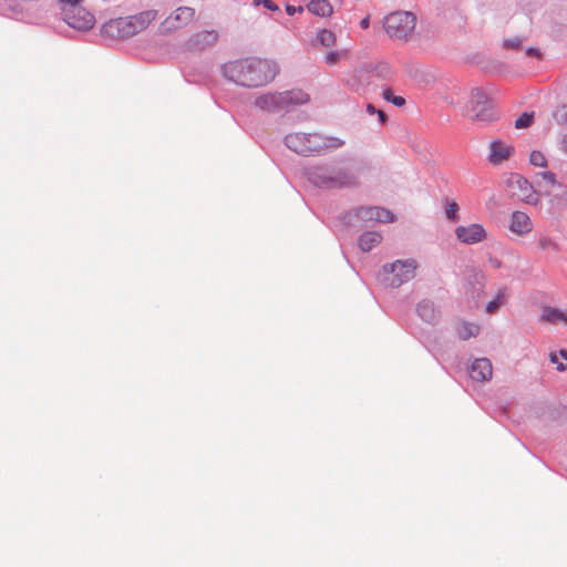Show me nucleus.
Wrapping results in <instances>:
<instances>
[{"label":"nucleus","mask_w":567,"mask_h":567,"mask_svg":"<svg viewBox=\"0 0 567 567\" xmlns=\"http://www.w3.org/2000/svg\"><path fill=\"white\" fill-rule=\"evenodd\" d=\"M286 12L289 16H293L297 12L301 13V12H303V7H301V6L295 7V6H291V4H286Z\"/></svg>","instance_id":"ea45409f"},{"label":"nucleus","mask_w":567,"mask_h":567,"mask_svg":"<svg viewBox=\"0 0 567 567\" xmlns=\"http://www.w3.org/2000/svg\"><path fill=\"white\" fill-rule=\"evenodd\" d=\"M488 262H489V265H491L493 268H501V266H502V261H501V260H498L497 258H493V257H491V258L488 259Z\"/></svg>","instance_id":"79ce46f5"},{"label":"nucleus","mask_w":567,"mask_h":567,"mask_svg":"<svg viewBox=\"0 0 567 567\" xmlns=\"http://www.w3.org/2000/svg\"><path fill=\"white\" fill-rule=\"evenodd\" d=\"M416 18L410 11H395L384 18V29L394 40H409L415 29Z\"/></svg>","instance_id":"423d86ee"},{"label":"nucleus","mask_w":567,"mask_h":567,"mask_svg":"<svg viewBox=\"0 0 567 567\" xmlns=\"http://www.w3.org/2000/svg\"><path fill=\"white\" fill-rule=\"evenodd\" d=\"M542 320L551 324H557L558 322H563L567 324V309L561 310L558 308H553L546 306L542 310Z\"/></svg>","instance_id":"4be33fe9"},{"label":"nucleus","mask_w":567,"mask_h":567,"mask_svg":"<svg viewBox=\"0 0 567 567\" xmlns=\"http://www.w3.org/2000/svg\"><path fill=\"white\" fill-rule=\"evenodd\" d=\"M340 220L342 221V224L344 226L351 227L354 229H361V228L365 227L361 217H359V215H358V208L346 212L343 215L340 216Z\"/></svg>","instance_id":"393cba45"},{"label":"nucleus","mask_w":567,"mask_h":567,"mask_svg":"<svg viewBox=\"0 0 567 567\" xmlns=\"http://www.w3.org/2000/svg\"><path fill=\"white\" fill-rule=\"evenodd\" d=\"M549 358H550V361H551L553 363H556V364L558 365V363H559V362H558L557 354H556L555 352H551V353L549 354Z\"/></svg>","instance_id":"49530a36"},{"label":"nucleus","mask_w":567,"mask_h":567,"mask_svg":"<svg viewBox=\"0 0 567 567\" xmlns=\"http://www.w3.org/2000/svg\"><path fill=\"white\" fill-rule=\"evenodd\" d=\"M485 288V276L481 270L471 268L464 276V291L468 300L477 305Z\"/></svg>","instance_id":"9d476101"},{"label":"nucleus","mask_w":567,"mask_h":567,"mask_svg":"<svg viewBox=\"0 0 567 567\" xmlns=\"http://www.w3.org/2000/svg\"><path fill=\"white\" fill-rule=\"evenodd\" d=\"M363 168L361 162L341 159L311 166L306 174L312 185L322 189L355 188L360 184Z\"/></svg>","instance_id":"f257e3e1"},{"label":"nucleus","mask_w":567,"mask_h":567,"mask_svg":"<svg viewBox=\"0 0 567 567\" xmlns=\"http://www.w3.org/2000/svg\"><path fill=\"white\" fill-rule=\"evenodd\" d=\"M557 370H558V371L567 370V364H566V365H564L563 363H558V365H557Z\"/></svg>","instance_id":"8fccbe9b"},{"label":"nucleus","mask_w":567,"mask_h":567,"mask_svg":"<svg viewBox=\"0 0 567 567\" xmlns=\"http://www.w3.org/2000/svg\"><path fill=\"white\" fill-rule=\"evenodd\" d=\"M513 147L503 143L502 141H493L489 144L488 159L493 165H498L503 161L507 159L512 153Z\"/></svg>","instance_id":"aec40b11"},{"label":"nucleus","mask_w":567,"mask_h":567,"mask_svg":"<svg viewBox=\"0 0 567 567\" xmlns=\"http://www.w3.org/2000/svg\"><path fill=\"white\" fill-rule=\"evenodd\" d=\"M529 163L537 167L547 166V161L545 155L540 151H533L529 155Z\"/></svg>","instance_id":"2f4dec72"},{"label":"nucleus","mask_w":567,"mask_h":567,"mask_svg":"<svg viewBox=\"0 0 567 567\" xmlns=\"http://www.w3.org/2000/svg\"><path fill=\"white\" fill-rule=\"evenodd\" d=\"M378 111H379V110H377V109H375V106H374L373 104L369 103V104L367 105V112H368L369 114H377V113H378Z\"/></svg>","instance_id":"a18cd8bd"},{"label":"nucleus","mask_w":567,"mask_h":567,"mask_svg":"<svg viewBox=\"0 0 567 567\" xmlns=\"http://www.w3.org/2000/svg\"><path fill=\"white\" fill-rule=\"evenodd\" d=\"M130 21L124 18L112 19L101 28V34L112 40H124L132 35Z\"/></svg>","instance_id":"f8f14e48"},{"label":"nucleus","mask_w":567,"mask_h":567,"mask_svg":"<svg viewBox=\"0 0 567 567\" xmlns=\"http://www.w3.org/2000/svg\"><path fill=\"white\" fill-rule=\"evenodd\" d=\"M381 241L382 235L380 233L365 231L359 237L358 245L362 251L368 252L378 246Z\"/></svg>","instance_id":"5701e85b"},{"label":"nucleus","mask_w":567,"mask_h":567,"mask_svg":"<svg viewBox=\"0 0 567 567\" xmlns=\"http://www.w3.org/2000/svg\"><path fill=\"white\" fill-rule=\"evenodd\" d=\"M506 186L511 189H518L519 196L527 203H534V187L532 183L524 176L512 173L506 179Z\"/></svg>","instance_id":"dca6fc26"},{"label":"nucleus","mask_w":567,"mask_h":567,"mask_svg":"<svg viewBox=\"0 0 567 567\" xmlns=\"http://www.w3.org/2000/svg\"><path fill=\"white\" fill-rule=\"evenodd\" d=\"M195 17V10L190 7H179L172 12L158 27V33L167 35L189 24Z\"/></svg>","instance_id":"6e6552de"},{"label":"nucleus","mask_w":567,"mask_h":567,"mask_svg":"<svg viewBox=\"0 0 567 567\" xmlns=\"http://www.w3.org/2000/svg\"><path fill=\"white\" fill-rule=\"evenodd\" d=\"M346 54V51L343 52H339V51H330L329 53H327V55L324 56V61L327 64L329 65H334L338 63V61L341 59L342 55Z\"/></svg>","instance_id":"f704fd0d"},{"label":"nucleus","mask_w":567,"mask_h":567,"mask_svg":"<svg viewBox=\"0 0 567 567\" xmlns=\"http://www.w3.org/2000/svg\"><path fill=\"white\" fill-rule=\"evenodd\" d=\"M522 43H523V39L520 37H515L512 39H506L504 41V47L507 49L515 50V49H518Z\"/></svg>","instance_id":"4c0bfd02"},{"label":"nucleus","mask_w":567,"mask_h":567,"mask_svg":"<svg viewBox=\"0 0 567 567\" xmlns=\"http://www.w3.org/2000/svg\"><path fill=\"white\" fill-rule=\"evenodd\" d=\"M377 114H378V116H379V121H380V123H382V124H383V123H385V122H386L388 116H386V114H385L383 111L379 110Z\"/></svg>","instance_id":"37998d69"},{"label":"nucleus","mask_w":567,"mask_h":567,"mask_svg":"<svg viewBox=\"0 0 567 567\" xmlns=\"http://www.w3.org/2000/svg\"><path fill=\"white\" fill-rule=\"evenodd\" d=\"M526 53L528 55H530V56H540V51L538 49H536V48H533V47L528 48L526 50Z\"/></svg>","instance_id":"a19ab883"},{"label":"nucleus","mask_w":567,"mask_h":567,"mask_svg":"<svg viewBox=\"0 0 567 567\" xmlns=\"http://www.w3.org/2000/svg\"><path fill=\"white\" fill-rule=\"evenodd\" d=\"M219 38L216 30H204L193 34L184 44L187 51H203L214 45Z\"/></svg>","instance_id":"ddd939ff"},{"label":"nucleus","mask_w":567,"mask_h":567,"mask_svg":"<svg viewBox=\"0 0 567 567\" xmlns=\"http://www.w3.org/2000/svg\"><path fill=\"white\" fill-rule=\"evenodd\" d=\"M468 373L473 381H488L493 374L492 363L487 358L475 359L468 368Z\"/></svg>","instance_id":"f3484780"},{"label":"nucleus","mask_w":567,"mask_h":567,"mask_svg":"<svg viewBox=\"0 0 567 567\" xmlns=\"http://www.w3.org/2000/svg\"><path fill=\"white\" fill-rule=\"evenodd\" d=\"M61 17L68 25L79 31H87L95 23L94 16L82 6L74 7V9H63Z\"/></svg>","instance_id":"1a4fd4ad"},{"label":"nucleus","mask_w":567,"mask_h":567,"mask_svg":"<svg viewBox=\"0 0 567 567\" xmlns=\"http://www.w3.org/2000/svg\"><path fill=\"white\" fill-rule=\"evenodd\" d=\"M157 17L156 10H145L133 16L126 17L130 21L132 35L145 30Z\"/></svg>","instance_id":"a211bd4d"},{"label":"nucleus","mask_w":567,"mask_h":567,"mask_svg":"<svg viewBox=\"0 0 567 567\" xmlns=\"http://www.w3.org/2000/svg\"><path fill=\"white\" fill-rule=\"evenodd\" d=\"M505 297H506V289H504V288L499 289L496 297L486 305L485 311L487 313L496 312L499 309V307L503 305Z\"/></svg>","instance_id":"bb28decb"},{"label":"nucleus","mask_w":567,"mask_h":567,"mask_svg":"<svg viewBox=\"0 0 567 567\" xmlns=\"http://www.w3.org/2000/svg\"><path fill=\"white\" fill-rule=\"evenodd\" d=\"M533 228L530 218L527 214L523 212H514L511 217L509 221V229L511 231L517 234V235H525L529 233Z\"/></svg>","instance_id":"412c9836"},{"label":"nucleus","mask_w":567,"mask_h":567,"mask_svg":"<svg viewBox=\"0 0 567 567\" xmlns=\"http://www.w3.org/2000/svg\"><path fill=\"white\" fill-rule=\"evenodd\" d=\"M455 235L460 241L466 245H474L486 238V231L480 224H471L468 226H458Z\"/></svg>","instance_id":"2eb2a0df"},{"label":"nucleus","mask_w":567,"mask_h":567,"mask_svg":"<svg viewBox=\"0 0 567 567\" xmlns=\"http://www.w3.org/2000/svg\"><path fill=\"white\" fill-rule=\"evenodd\" d=\"M417 316L429 324H436L440 321V311L433 301L429 299L421 300L415 308Z\"/></svg>","instance_id":"6ab92c4d"},{"label":"nucleus","mask_w":567,"mask_h":567,"mask_svg":"<svg viewBox=\"0 0 567 567\" xmlns=\"http://www.w3.org/2000/svg\"><path fill=\"white\" fill-rule=\"evenodd\" d=\"M278 73L275 62L258 58H247L223 65L224 76L245 87H258L272 81Z\"/></svg>","instance_id":"f03ea898"},{"label":"nucleus","mask_w":567,"mask_h":567,"mask_svg":"<svg viewBox=\"0 0 567 567\" xmlns=\"http://www.w3.org/2000/svg\"><path fill=\"white\" fill-rule=\"evenodd\" d=\"M538 247L542 250H558V245L548 237H542L538 240Z\"/></svg>","instance_id":"473e14b6"},{"label":"nucleus","mask_w":567,"mask_h":567,"mask_svg":"<svg viewBox=\"0 0 567 567\" xmlns=\"http://www.w3.org/2000/svg\"><path fill=\"white\" fill-rule=\"evenodd\" d=\"M317 41L322 47H331L336 43V34L328 29H321L317 33Z\"/></svg>","instance_id":"cd10ccee"},{"label":"nucleus","mask_w":567,"mask_h":567,"mask_svg":"<svg viewBox=\"0 0 567 567\" xmlns=\"http://www.w3.org/2000/svg\"><path fill=\"white\" fill-rule=\"evenodd\" d=\"M559 355H560L563 359L567 360V350H565V349L559 350Z\"/></svg>","instance_id":"09e8293b"},{"label":"nucleus","mask_w":567,"mask_h":567,"mask_svg":"<svg viewBox=\"0 0 567 567\" xmlns=\"http://www.w3.org/2000/svg\"><path fill=\"white\" fill-rule=\"evenodd\" d=\"M255 6H264L270 11H280L279 7L272 0H254Z\"/></svg>","instance_id":"e433bc0d"},{"label":"nucleus","mask_w":567,"mask_h":567,"mask_svg":"<svg viewBox=\"0 0 567 567\" xmlns=\"http://www.w3.org/2000/svg\"><path fill=\"white\" fill-rule=\"evenodd\" d=\"M382 96L385 101L391 102L395 106H403L405 104V99L403 96L393 95L390 89L383 90Z\"/></svg>","instance_id":"c756f323"},{"label":"nucleus","mask_w":567,"mask_h":567,"mask_svg":"<svg viewBox=\"0 0 567 567\" xmlns=\"http://www.w3.org/2000/svg\"><path fill=\"white\" fill-rule=\"evenodd\" d=\"M416 268L415 259L395 260L382 267L379 279L385 287L399 288L415 277Z\"/></svg>","instance_id":"39448f33"},{"label":"nucleus","mask_w":567,"mask_h":567,"mask_svg":"<svg viewBox=\"0 0 567 567\" xmlns=\"http://www.w3.org/2000/svg\"><path fill=\"white\" fill-rule=\"evenodd\" d=\"M554 117L557 123L567 125V105H561L554 112Z\"/></svg>","instance_id":"72a5a7b5"},{"label":"nucleus","mask_w":567,"mask_h":567,"mask_svg":"<svg viewBox=\"0 0 567 567\" xmlns=\"http://www.w3.org/2000/svg\"><path fill=\"white\" fill-rule=\"evenodd\" d=\"M492 101L481 87H474L471 91V111L476 120L489 121Z\"/></svg>","instance_id":"9b49d317"},{"label":"nucleus","mask_w":567,"mask_h":567,"mask_svg":"<svg viewBox=\"0 0 567 567\" xmlns=\"http://www.w3.org/2000/svg\"><path fill=\"white\" fill-rule=\"evenodd\" d=\"M561 146L565 153L567 154V134L563 137Z\"/></svg>","instance_id":"de8ad7c7"},{"label":"nucleus","mask_w":567,"mask_h":567,"mask_svg":"<svg viewBox=\"0 0 567 567\" xmlns=\"http://www.w3.org/2000/svg\"><path fill=\"white\" fill-rule=\"evenodd\" d=\"M458 204L454 200H445V216L449 220H457Z\"/></svg>","instance_id":"c85d7f7f"},{"label":"nucleus","mask_w":567,"mask_h":567,"mask_svg":"<svg viewBox=\"0 0 567 567\" xmlns=\"http://www.w3.org/2000/svg\"><path fill=\"white\" fill-rule=\"evenodd\" d=\"M7 3V9L2 14L28 22L38 18L40 0H3Z\"/></svg>","instance_id":"0eeeda50"},{"label":"nucleus","mask_w":567,"mask_h":567,"mask_svg":"<svg viewBox=\"0 0 567 567\" xmlns=\"http://www.w3.org/2000/svg\"><path fill=\"white\" fill-rule=\"evenodd\" d=\"M309 102V95L299 89L284 92H269L258 96L254 104L257 109L267 113L289 111L291 107Z\"/></svg>","instance_id":"20e7f679"},{"label":"nucleus","mask_w":567,"mask_h":567,"mask_svg":"<svg viewBox=\"0 0 567 567\" xmlns=\"http://www.w3.org/2000/svg\"><path fill=\"white\" fill-rule=\"evenodd\" d=\"M61 6V12H63V9H74V7H80L81 0H59Z\"/></svg>","instance_id":"58836bf2"},{"label":"nucleus","mask_w":567,"mask_h":567,"mask_svg":"<svg viewBox=\"0 0 567 567\" xmlns=\"http://www.w3.org/2000/svg\"><path fill=\"white\" fill-rule=\"evenodd\" d=\"M534 118V113L524 112L516 121V128H527L532 125Z\"/></svg>","instance_id":"7c9ffc66"},{"label":"nucleus","mask_w":567,"mask_h":567,"mask_svg":"<svg viewBox=\"0 0 567 567\" xmlns=\"http://www.w3.org/2000/svg\"><path fill=\"white\" fill-rule=\"evenodd\" d=\"M285 145L301 156H313L326 151L341 147L344 142L338 137L323 136L318 133H290L285 136Z\"/></svg>","instance_id":"7ed1b4c3"},{"label":"nucleus","mask_w":567,"mask_h":567,"mask_svg":"<svg viewBox=\"0 0 567 567\" xmlns=\"http://www.w3.org/2000/svg\"><path fill=\"white\" fill-rule=\"evenodd\" d=\"M358 215L365 226L370 221L392 223L395 220V216L392 212L379 206L358 207Z\"/></svg>","instance_id":"4468645a"},{"label":"nucleus","mask_w":567,"mask_h":567,"mask_svg":"<svg viewBox=\"0 0 567 567\" xmlns=\"http://www.w3.org/2000/svg\"><path fill=\"white\" fill-rule=\"evenodd\" d=\"M369 25H370V19H369V17L363 18V19L361 20V22H360V27H361L362 29H368V28H369Z\"/></svg>","instance_id":"c03bdc74"},{"label":"nucleus","mask_w":567,"mask_h":567,"mask_svg":"<svg viewBox=\"0 0 567 567\" xmlns=\"http://www.w3.org/2000/svg\"><path fill=\"white\" fill-rule=\"evenodd\" d=\"M307 9L318 17H330L333 13V7L328 0H310Z\"/></svg>","instance_id":"b1692460"},{"label":"nucleus","mask_w":567,"mask_h":567,"mask_svg":"<svg viewBox=\"0 0 567 567\" xmlns=\"http://www.w3.org/2000/svg\"><path fill=\"white\" fill-rule=\"evenodd\" d=\"M537 176L542 177L546 183H548L553 186L561 187V184L557 183L556 175L553 172H549V171L540 172L537 174Z\"/></svg>","instance_id":"c9c22d12"},{"label":"nucleus","mask_w":567,"mask_h":567,"mask_svg":"<svg viewBox=\"0 0 567 567\" xmlns=\"http://www.w3.org/2000/svg\"><path fill=\"white\" fill-rule=\"evenodd\" d=\"M480 327L474 323L464 322L458 329L457 334L460 339L467 340L478 334Z\"/></svg>","instance_id":"a878e982"}]
</instances>
